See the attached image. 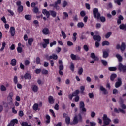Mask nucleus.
Wrapping results in <instances>:
<instances>
[{
  "instance_id": "f257e3e1",
  "label": "nucleus",
  "mask_w": 126,
  "mask_h": 126,
  "mask_svg": "<svg viewBox=\"0 0 126 126\" xmlns=\"http://www.w3.org/2000/svg\"><path fill=\"white\" fill-rule=\"evenodd\" d=\"M93 12L94 18H96L97 19H100V16H101V14H100V13H99V10H98V8H94Z\"/></svg>"
},
{
  "instance_id": "f03ea898",
  "label": "nucleus",
  "mask_w": 126,
  "mask_h": 126,
  "mask_svg": "<svg viewBox=\"0 0 126 126\" xmlns=\"http://www.w3.org/2000/svg\"><path fill=\"white\" fill-rule=\"evenodd\" d=\"M102 119L103 121V124H105V125H110V123L112 122V120L108 117L107 114L103 115Z\"/></svg>"
},
{
  "instance_id": "7ed1b4c3",
  "label": "nucleus",
  "mask_w": 126,
  "mask_h": 126,
  "mask_svg": "<svg viewBox=\"0 0 126 126\" xmlns=\"http://www.w3.org/2000/svg\"><path fill=\"white\" fill-rule=\"evenodd\" d=\"M78 122H82V116H81V114H79L78 116H76L74 118L73 123L77 124Z\"/></svg>"
},
{
  "instance_id": "20e7f679",
  "label": "nucleus",
  "mask_w": 126,
  "mask_h": 126,
  "mask_svg": "<svg viewBox=\"0 0 126 126\" xmlns=\"http://www.w3.org/2000/svg\"><path fill=\"white\" fill-rule=\"evenodd\" d=\"M118 69L120 71H123V72H126V66L123 65L121 63H119L118 64Z\"/></svg>"
},
{
  "instance_id": "39448f33",
  "label": "nucleus",
  "mask_w": 126,
  "mask_h": 126,
  "mask_svg": "<svg viewBox=\"0 0 126 126\" xmlns=\"http://www.w3.org/2000/svg\"><path fill=\"white\" fill-rule=\"evenodd\" d=\"M43 41L44 43H42L41 44L42 45L43 48H47V45L50 44V39H44Z\"/></svg>"
},
{
  "instance_id": "423d86ee",
  "label": "nucleus",
  "mask_w": 126,
  "mask_h": 126,
  "mask_svg": "<svg viewBox=\"0 0 126 126\" xmlns=\"http://www.w3.org/2000/svg\"><path fill=\"white\" fill-rule=\"evenodd\" d=\"M61 2L62 1H61V0H57V1L55 2L54 4H50V6H53L54 7H55L56 9H59V7L58 5L60 4Z\"/></svg>"
},
{
  "instance_id": "0eeeda50",
  "label": "nucleus",
  "mask_w": 126,
  "mask_h": 126,
  "mask_svg": "<svg viewBox=\"0 0 126 126\" xmlns=\"http://www.w3.org/2000/svg\"><path fill=\"white\" fill-rule=\"evenodd\" d=\"M46 57L47 60H52V59H53V60H57V59H58V55L55 54H53L50 57L48 56V55H46Z\"/></svg>"
},
{
  "instance_id": "6e6552de",
  "label": "nucleus",
  "mask_w": 126,
  "mask_h": 126,
  "mask_svg": "<svg viewBox=\"0 0 126 126\" xmlns=\"http://www.w3.org/2000/svg\"><path fill=\"white\" fill-rule=\"evenodd\" d=\"M109 52H110V50L109 49H107L106 50L103 51V58H104V59H107L108 57H109Z\"/></svg>"
},
{
  "instance_id": "1a4fd4ad",
  "label": "nucleus",
  "mask_w": 126,
  "mask_h": 126,
  "mask_svg": "<svg viewBox=\"0 0 126 126\" xmlns=\"http://www.w3.org/2000/svg\"><path fill=\"white\" fill-rule=\"evenodd\" d=\"M122 85V79L121 78H118V81L115 83V87L118 88Z\"/></svg>"
},
{
  "instance_id": "9d476101",
  "label": "nucleus",
  "mask_w": 126,
  "mask_h": 126,
  "mask_svg": "<svg viewBox=\"0 0 126 126\" xmlns=\"http://www.w3.org/2000/svg\"><path fill=\"white\" fill-rule=\"evenodd\" d=\"M17 123H18V120L17 119H13L11 121L10 123L8 125V126H14V125L17 124Z\"/></svg>"
},
{
  "instance_id": "9b49d317",
  "label": "nucleus",
  "mask_w": 126,
  "mask_h": 126,
  "mask_svg": "<svg viewBox=\"0 0 126 126\" xmlns=\"http://www.w3.org/2000/svg\"><path fill=\"white\" fill-rule=\"evenodd\" d=\"M42 13L44 15L46 16L47 18H49L50 17V11H47V9H43L42 10Z\"/></svg>"
},
{
  "instance_id": "f8f14e48",
  "label": "nucleus",
  "mask_w": 126,
  "mask_h": 126,
  "mask_svg": "<svg viewBox=\"0 0 126 126\" xmlns=\"http://www.w3.org/2000/svg\"><path fill=\"white\" fill-rule=\"evenodd\" d=\"M99 89L100 91L103 92V94H105V95L108 94V91L107 90V89H106V88H104L103 86H100Z\"/></svg>"
},
{
  "instance_id": "ddd939ff",
  "label": "nucleus",
  "mask_w": 126,
  "mask_h": 126,
  "mask_svg": "<svg viewBox=\"0 0 126 126\" xmlns=\"http://www.w3.org/2000/svg\"><path fill=\"white\" fill-rule=\"evenodd\" d=\"M42 33L44 35H49L50 34V31L48 28H45L42 30Z\"/></svg>"
},
{
  "instance_id": "4468645a",
  "label": "nucleus",
  "mask_w": 126,
  "mask_h": 126,
  "mask_svg": "<svg viewBox=\"0 0 126 126\" xmlns=\"http://www.w3.org/2000/svg\"><path fill=\"white\" fill-rule=\"evenodd\" d=\"M71 59H72L73 60H80V57L78 56V55H75L73 54H71L70 55Z\"/></svg>"
},
{
  "instance_id": "2eb2a0df",
  "label": "nucleus",
  "mask_w": 126,
  "mask_h": 126,
  "mask_svg": "<svg viewBox=\"0 0 126 126\" xmlns=\"http://www.w3.org/2000/svg\"><path fill=\"white\" fill-rule=\"evenodd\" d=\"M114 112L118 113H119L120 112H121L122 114H126V111L121 108H118V110L117 108H114Z\"/></svg>"
},
{
  "instance_id": "dca6fc26",
  "label": "nucleus",
  "mask_w": 126,
  "mask_h": 126,
  "mask_svg": "<svg viewBox=\"0 0 126 126\" xmlns=\"http://www.w3.org/2000/svg\"><path fill=\"white\" fill-rule=\"evenodd\" d=\"M80 109L83 111V112H86V109L84 108V102L81 101L80 103Z\"/></svg>"
},
{
  "instance_id": "f3484780",
  "label": "nucleus",
  "mask_w": 126,
  "mask_h": 126,
  "mask_svg": "<svg viewBox=\"0 0 126 126\" xmlns=\"http://www.w3.org/2000/svg\"><path fill=\"white\" fill-rule=\"evenodd\" d=\"M10 32L11 33V36H14V35H15V28L13 27H11L10 29Z\"/></svg>"
},
{
  "instance_id": "a211bd4d",
  "label": "nucleus",
  "mask_w": 126,
  "mask_h": 126,
  "mask_svg": "<svg viewBox=\"0 0 126 126\" xmlns=\"http://www.w3.org/2000/svg\"><path fill=\"white\" fill-rule=\"evenodd\" d=\"M48 101L49 104H53L55 103V99L52 96H50L48 97Z\"/></svg>"
},
{
  "instance_id": "6ab92c4d",
  "label": "nucleus",
  "mask_w": 126,
  "mask_h": 126,
  "mask_svg": "<svg viewBox=\"0 0 126 126\" xmlns=\"http://www.w3.org/2000/svg\"><path fill=\"white\" fill-rule=\"evenodd\" d=\"M93 38L94 41L100 42L101 41V36L100 35H94Z\"/></svg>"
},
{
  "instance_id": "aec40b11",
  "label": "nucleus",
  "mask_w": 126,
  "mask_h": 126,
  "mask_svg": "<svg viewBox=\"0 0 126 126\" xmlns=\"http://www.w3.org/2000/svg\"><path fill=\"white\" fill-rule=\"evenodd\" d=\"M12 97H13V93L12 92H11L9 94V96H8V98H10V99H9V104H11L12 103V101H13V99H12Z\"/></svg>"
},
{
  "instance_id": "412c9836",
  "label": "nucleus",
  "mask_w": 126,
  "mask_h": 126,
  "mask_svg": "<svg viewBox=\"0 0 126 126\" xmlns=\"http://www.w3.org/2000/svg\"><path fill=\"white\" fill-rule=\"evenodd\" d=\"M121 20H124V17L122 15H119L118 17V19L117 20V24H121L122 22Z\"/></svg>"
},
{
  "instance_id": "4be33fe9",
  "label": "nucleus",
  "mask_w": 126,
  "mask_h": 126,
  "mask_svg": "<svg viewBox=\"0 0 126 126\" xmlns=\"http://www.w3.org/2000/svg\"><path fill=\"white\" fill-rule=\"evenodd\" d=\"M50 14L52 16V17H56L57 16V12H56L55 11L50 10Z\"/></svg>"
},
{
  "instance_id": "5701e85b",
  "label": "nucleus",
  "mask_w": 126,
  "mask_h": 126,
  "mask_svg": "<svg viewBox=\"0 0 126 126\" xmlns=\"http://www.w3.org/2000/svg\"><path fill=\"white\" fill-rule=\"evenodd\" d=\"M34 41V39L32 38H30L28 39V43L29 46H32V43Z\"/></svg>"
},
{
  "instance_id": "b1692460",
  "label": "nucleus",
  "mask_w": 126,
  "mask_h": 126,
  "mask_svg": "<svg viewBox=\"0 0 126 126\" xmlns=\"http://www.w3.org/2000/svg\"><path fill=\"white\" fill-rule=\"evenodd\" d=\"M32 89L33 90V92H38V86L36 85H34L32 86Z\"/></svg>"
},
{
  "instance_id": "393cba45",
  "label": "nucleus",
  "mask_w": 126,
  "mask_h": 126,
  "mask_svg": "<svg viewBox=\"0 0 126 126\" xmlns=\"http://www.w3.org/2000/svg\"><path fill=\"white\" fill-rule=\"evenodd\" d=\"M63 19H67V18H68V13L66 12H64L63 13Z\"/></svg>"
},
{
  "instance_id": "a878e982",
  "label": "nucleus",
  "mask_w": 126,
  "mask_h": 126,
  "mask_svg": "<svg viewBox=\"0 0 126 126\" xmlns=\"http://www.w3.org/2000/svg\"><path fill=\"white\" fill-rule=\"evenodd\" d=\"M79 90H76V91H75L74 93L72 94V95H73V97H76V96H77V95L79 94Z\"/></svg>"
},
{
  "instance_id": "bb28decb",
  "label": "nucleus",
  "mask_w": 126,
  "mask_h": 126,
  "mask_svg": "<svg viewBox=\"0 0 126 126\" xmlns=\"http://www.w3.org/2000/svg\"><path fill=\"white\" fill-rule=\"evenodd\" d=\"M24 77L25 79H31V75L28 73H26Z\"/></svg>"
},
{
  "instance_id": "cd10ccee",
  "label": "nucleus",
  "mask_w": 126,
  "mask_h": 126,
  "mask_svg": "<svg viewBox=\"0 0 126 126\" xmlns=\"http://www.w3.org/2000/svg\"><path fill=\"white\" fill-rule=\"evenodd\" d=\"M91 57L92 59H93V60H94V61H97V60H98V57H96V56H95V54L94 53H92L91 54Z\"/></svg>"
},
{
  "instance_id": "c85d7f7f",
  "label": "nucleus",
  "mask_w": 126,
  "mask_h": 126,
  "mask_svg": "<svg viewBox=\"0 0 126 126\" xmlns=\"http://www.w3.org/2000/svg\"><path fill=\"white\" fill-rule=\"evenodd\" d=\"M11 64L12 66H15L16 65V59H13L11 61Z\"/></svg>"
},
{
  "instance_id": "c756f323",
  "label": "nucleus",
  "mask_w": 126,
  "mask_h": 126,
  "mask_svg": "<svg viewBox=\"0 0 126 126\" xmlns=\"http://www.w3.org/2000/svg\"><path fill=\"white\" fill-rule=\"evenodd\" d=\"M116 57L118 59L119 62H122L123 61V57L120 54H116Z\"/></svg>"
},
{
  "instance_id": "7c9ffc66",
  "label": "nucleus",
  "mask_w": 126,
  "mask_h": 126,
  "mask_svg": "<svg viewBox=\"0 0 126 126\" xmlns=\"http://www.w3.org/2000/svg\"><path fill=\"white\" fill-rule=\"evenodd\" d=\"M46 118L47 119L46 123L49 124L50 122H51V117H50L49 115H46Z\"/></svg>"
},
{
  "instance_id": "2f4dec72",
  "label": "nucleus",
  "mask_w": 126,
  "mask_h": 126,
  "mask_svg": "<svg viewBox=\"0 0 126 126\" xmlns=\"http://www.w3.org/2000/svg\"><path fill=\"white\" fill-rule=\"evenodd\" d=\"M77 27L79 28H82L84 27V23H83V22H79L77 24Z\"/></svg>"
},
{
  "instance_id": "473e14b6",
  "label": "nucleus",
  "mask_w": 126,
  "mask_h": 126,
  "mask_svg": "<svg viewBox=\"0 0 126 126\" xmlns=\"http://www.w3.org/2000/svg\"><path fill=\"white\" fill-rule=\"evenodd\" d=\"M77 36V33L75 32L73 34L72 39L74 41V42L76 41V39H77V37H76Z\"/></svg>"
},
{
  "instance_id": "72a5a7b5",
  "label": "nucleus",
  "mask_w": 126,
  "mask_h": 126,
  "mask_svg": "<svg viewBox=\"0 0 126 126\" xmlns=\"http://www.w3.org/2000/svg\"><path fill=\"white\" fill-rule=\"evenodd\" d=\"M120 49H121V51H125V50L126 49V44H125V43H124V42L122 43V45L120 47Z\"/></svg>"
},
{
  "instance_id": "f704fd0d",
  "label": "nucleus",
  "mask_w": 126,
  "mask_h": 126,
  "mask_svg": "<svg viewBox=\"0 0 126 126\" xmlns=\"http://www.w3.org/2000/svg\"><path fill=\"white\" fill-rule=\"evenodd\" d=\"M38 107H39V104L37 103H35L33 106V109L34 111H37Z\"/></svg>"
},
{
  "instance_id": "c9c22d12",
  "label": "nucleus",
  "mask_w": 126,
  "mask_h": 126,
  "mask_svg": "<svg viewBox=\"0 0 126 126\" xmlns=\"http://www.w3.org/2000/svg\"><path fill=\"white\" fill-rule=\"evenodd\" d=\"M25 18L26 20H31V18H32V16L30 15H25Z\"/></svg>"
},
{
  "instance_id": "e433bc0d",
  "label": "nucleus",
  "mask_w": 126,
  "mask_h": 126,
  "mask_svg": "<svg viewBox=\"0 0 126 126\" xmlns=\"http://www.w3.org/2000/svg\"><path fill=\"white\" fill-rule=\"evenodd\" d=\"M5 46H6V43L4 41L2 43V47L0 49V51H2L3 50H4Z\"/></svg>"
},
{
  "instance_id": "4c0bfd02",
  "label": "nucleus",
  "mask_w": 126,
  "mask_h": 126,
  "mask_svg": "<svg viewBox=\"0 0 126 126\" xmlns=\"http://www.w3.org/2000/svg\"><path fill=\"white\" fill-rule=\"evenodd\" d=\"M119 28L122 30L126 29V24H122L121 25H120Z\"/></svg>"
},
{
  "instance_id": "58836bf2",
  "label": "nucleus",
  "mask_w": 126,
  "mask_h": 126,
  "mask_svg": "<svg viewBox=\"0 0 126 126\" xmlns=\"http://www.w3.org/2000/svg\"><path fill=\"white\" fill-rule=\"evenodd\" d=\"M108 70L110 71H116L117 70V67H110L108 68Z\"/></svg>"
},
{
  "instance_id": "ea45409f",
  "label": "nucleus",
  "mask_w": 126,
  "mask_h": 126,
  "mask_svg": "<svg viewBox=\"0 0 126 126\" xmlns=\"http://www.w3.org/2000/svg\"><path fill=\"white\" fill-rule=\"evenodd\" d=\"M65 121L66 124H67V125H69L70 123V118L69 117H66Z\"/></svg>"
},
{
  "instance_id": "a19ab883",
  "label": "nucleus",
  "mask_w": 126,
  "mask_h": 126,
  "mask_svg": "<svg viewBox=\"0 0 126 126\" xmlns=\"http://www.w3.org/2000/svg\"><path fill=\"white\" fill-rule=\"evenodd\" d=\"M117 77V75L116 74H112L111 75L110 79L112 80V81H114V79Z\"/></svg>"
},
{
  "instance_id": "79ce46f5",
  "label": "nucleus",
  "mask_w": 126,
  "mask_h": 126,
  "mask_svg": "<svg viewBox=\"0 0 126 126\" xmlns=\"http://www.w3.org/2000/svg\"><path fill=\"white\" fill-rule=\"evenodd\" d=\"M18 10L19 12H22L23 11V6H19L18 7Z\"/></svg>"
},
{
  "instance_id": "37998d69",
  "label": "nucleus",
  "mask_w": 126,
  "mask_h": 126,
  "mask_svg": "<svg viewBox=\"0 0 126 126\" xmlns=\"http://www.w3.org/2000/svg\"><path fill=\"white\" fill-rule=\"evenodd\" d=\"M123 1V0H114L115 3L118 4V5H121V2Z\"/></svg>"
},
{
  "instance_id": "c03bdc74",
  "label": "nucleus",
  "mask_w": 126,
  "mask_h": 126,
  "mask_svg": "<svg viewBox=\"0 0 126 126\" xmlns=\"http://www.w3.org/2000/svg\"><path fill=\"white\" fill-rule=\"evenodd\" d=\"M61 34L63 39H65L66 38V34L63 31H61Z\"/></svg>"
},
{
  "instance_id": "a18cd8bd",
  "label": "nucleus",
  "mask_w": 126,
  "mask_h": 126,
  "mask_svg": "<svg viewBox=\"0 0 126 126\" xmlns=\"http://www.w3.org/2000/svg\"><path fill=\"white\" fill-rule=\"evenodd\" d=\"M102 46H109L110 45V42L108 41H104L102 42Z\"/></svg>"
},
{
  "instance_id": "49530a36",
  "label": "nucleus",
  "mask_w": 126,
  "mask_h": 126,
  "mask_svg": "<svg viewBox=\"0 0 126 126\" xmlns=\"http://www.w3.org/2000/svg\"><path fill=\"white\" fill-rule=\"evenodd\" d=\"M111 35H112V32H108L105 35V38L106 39H109V38H110V37H111Z\"/></svg>"
},
{
  "instance_id": "de8ad7c7",
  "label": "nucleus",
  "mask_w": 126,
  "mask_h": 126,
  "mask_svg": "<svg viewBox=\"0 0 126 126\" xmlns=\"http://www.w3.org/2000/svg\"><path fill=\"white\" fill-rule=\"evenodd\" d=\"M41 72H42V74L47 75V74H48L49 72L48 71V70H46L45 69H43L41 70Z\"/></svg>"
},
{
  "instance_id": "09e8293b",
  "label": "nucleus",
  "mask_w": 126,
  "mask_h": 126,
  "mask_svg": "<svg viewBox=\"0 0 126 126\" xmlns=\"http://www.w3.org/2000/svg\"><path fill=\"white\" fill-rule=\"evenodd\" d=\"M78 72L79 75H81L82 73H83V68H80L79 70L78 71Z\"/></svg>"
},
{
  "instance_id": "8fccbe9b",
  "label": "nucleus",
  "mask_w": 126,
  "mask_h": 126,
  "mask_svg": "<svg viewBox=\"0 0 126 126\" xmlns=\"http://www.w3.org/2000/svg\"><path fill=\"white\" fill-rule=\"evenodd\" d=\"M0 90L1 91H6V87L4 85H2L0 87Z\"/></svg>"
},
{
  "instance_id": "3c124183",
  "label": "nucleus",
  "mask_w": 126,
  "mask_h": 126,
  "mask_svg": "<svg viewBox=\"0 0 126 126\" xmlns=\"http://www.w3.org/2000/svg\"><path fill=\"white\" fill-rule=\"evenodd\" d=\"M101 63H102V64H103V65H104V66H106V65H107V64H108V62H107V61L106 60H101Z\"/></svg>"
},
{
  "instance_id": "603ef678",
  "label": "nucleus",
  "mask_w": 126,
  "mask_h": 126,
  "mask_svg": "<svg viewBox=\"0 0 126 126\" xmlns=\"http://www.w3.org/2000/svg\"><path fill=\"white\" fill-rule=\"evenodd\" d=\"M89 97L90 99H92V98L94 97V94H93V93H89Z\"/></svg>"
},
{
  "instance_id": "864d4df0",
  "label": "nucleus",
  "mask_w": 126,
  "mask_h": 126,
  "mask_svg": "<svg viewBox=\"0 0 126 126\" xmlns=\"http://www.w3.org/2000/svg\"><path fill=\"white\" fill-rule=\"evenodd\" d=\"M30 64V62L28 60L25 61L24 64L25 65H26V66H27V65H29Z\"/></svg>"
},
{
  "instance_id": "5fc2aeb1",
  "label": "nucleus",
  "mask_w": 126,
  "mask_h": 126,
  "mask_svg": "<svg viewBox=\"0 0 126 126\" xmlns=\"http://www.w3.org/2000/svg\"><path fill=\"white\" fill-rule=\"evenodd\" d=\"M99 19L101 21V22H105L106 21V18L104 17H100Z\"/></svg>"
},
{
  "instance_id": "6e6d98bb",
  "label": "nucleus",
  "mask_w": 126,
  "mask_h": 126,
  "mask_svg": "<svg viewBox=\"0 0 126 126\" xmlns=\"http://www.w3.org/2000/svg\"><path fill=\"white\" fill-rule=\"evenodd\" d=\"M14 82L15 84H16L18 82V80H17V76H15L14 77Z\"/></svg>"
},
{
  "instance_id": "4d7b16f0",
  "label": "nucleus",
  "mask_w": 126,
  "mask_h": 126,
  "mask_svg": "<svg viewBox=\"0 0 126 126\" xmlns=\"http://www.w3.org/2000/svg\"><path fill=\"white\" fill-rule=\"evenodd\" d=\"M70 68L72 71H74V64L73 63H71V65Z\"/></svg>"
},
{
  "instance_id": "13d9d810",
  "label": "nucleus",
  "mask_w": 126,
  "mask_h": 126,
  "mask_svg": "<svg viewBox=\"0 0 126 126\" xmlns=\"http://www.w3.org/2000/svg\"><path fill=\"white\" fill-rule=\"evenodd\" d=\"M120 107L122 108V110H126V105L125 104H120Z\"/></svg>"
},
{
  "instance_id": "bf43d9fd",
  "label": "nucleus",
  "mask_w": 126,
  "mask_h": 126,
  "mask_svg": "<svg viewBox=\"0 0 126 126\" xmlns=\"http://www.w3.org/2000/svg\"><path fill=\"white\" fill-rule=\"evenodd\" d=\"M41 62V59L39 57H37L36 59V63L37 64H39Z\"/></svg>"
},
{
  "instance_id": "052dcab7",
  "label": "nucleus",
  "mask_w": 126,
  "mask_h": 126,
  "mask_svg": "<svg viewBox=\"0 0 126 126\" xmlns=\"http://www.w3.org/2000/svg\"><path fill=\"white\" fill-rule=\"evenodd\" d=\"M83 48H84V50H85L86 52H88V50H89V48H88V46H87V45H84Z\"/></svg>"
},
{
  "instance_id": "680f3d73",
  "label": "nucleus",
  "mask_w": 126,
  "mask_h": 126,
  "mask_svg": "<svg viewBox=\"0 0 126 126\" xmlns=\"http://www.w3.org/2000/svg\"><path fill=\"white\" fill-rule=\"evenodd\" d=\"M95 116H96V113H95L94 111H92L91 113V118H94V117H95Z\"/></svg>"
},
{
  "instance_id": "e2e57ef3",
  "label": "nucleus",
  "mask_w": 126,
  "mask_h": 126,
  "mask_svg": "<svg viewBox=\"0 0 126 126\" xmlns=\"http://www.w3.org/2000/svg\"><path fill=\"white\" fill-rule=\"evenodd\" d=\"M85 89V87H84V86H82L80 87V90H81V93H83V92L84 91Z\"/></svg>"
},
{
  "instance_id": "0e129e2a",
  "label": "nucleus",
  "mask_w": 126,
  "mask_h": 126,
  "mask_svg": "<svg viewBox=\"0 0 126 126\" xmlns=\"http://www.w3.org/2000/svg\"><path fill=\"white\" fill-rule=\"evenodd\" d=\"M57 44V42L56 41H54L53 42L50 43V47H52L55 45Z\"/></svg>"
},
{
  "instance_id": "69168bd1",
  "label": "nucleus",
  "mask_w": 126,
  "mask_h": 126,
  "mask_svg": "<svg viewBox=\"0 0 126 126\" xmlns=\"http://www.w3.org/2000/svg\"><path fill=\"white\" fill-rule=\"evenodd\" d=\"M56 51L57 52V53L58 54H59V53H60V52H61V51H62V48H61V47H58L56 49Z\"/></svg>"
},
{
  "instance_id": "338daca9",
  "label": "nucleus",
  "mask_w": 126,
  "mask_h": 126,
  "mask_svg": "<svg viewBox=\"0 0 126 126\" xmlns=\"http://www.w3.org/2000/svg\"><path fill=\"white\" fill-rule=\"evenodd\" d=\"M85 6H86V8H87V9H88V10H90V4H89L88 3H86Z\"/></svg>"
},
{
  "instance_id": "774afa93",
  "label": "nucleus",
  "mask_w": 126,
  "mask_h": 126,
  "mask_svg": "<svg viewBox=\"0 0 126 126\" xmlns=\"http://www.w3.org/2000/svg\"><path fill=\"white\" fill-rule=\"evenodd\" d=\"M123 103H124V100H123V99L121 97L119 98V103L120 104V105L124 104Z\"/></svg>"
}]
</instances>
